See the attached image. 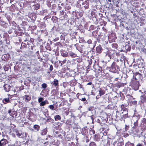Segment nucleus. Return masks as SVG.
<instances>
[{
    "mask_svg": "<svg viewBox=\"0 0 146 146\" xmlns=\"http://www.w3.org/2000/svg\"><path fill=\"white\" fill-rule=\"evenodd\" d=\"M8 143L7 140L5 139H3L0 141V146H5Z\"/></svg>",
    "mask_w": 146,
    "mask_h": 146,
    "instance_id": "1",
    "label": "nucleus"
},
{
    "mask_svg": "<svg viewBox=\"0 0 146 146\" xmlns=\"http://www.w3.org/2000/svg\"><path fill=\"white\" fill-rule=\"evenodd\" d=\"M48 102L47 100H45L44 101H42L40 103V106H43L46 104H48Z\"/></svg>",
    "mask_w": 146,
    "mask_h": 146,
    "instance_id": "2",
    "label": "nucleus"
},
{
    "mask_svg": "<svg viewBox=\"0 0 146 146\" xmlns=\"http://www.w3.org/2000/svg\"><path fill=\"white\" fill-rule=\"evenodd\" d=\"M24 99L26 102H28L30 100L31 98L29 96L25 95L24 96Z\"/></svg>",
    "mask_w": 146,
    "mask_h": 146,
    "instance_id": "3",
    "label": "nucleus"
},
{
    "mask_svg": "<svg viewBox=\"0 0 146 146\" xmlns=\"http://www.w3.org/2000/svg\"><path fill=\"white\" fill-rule=\"evenodd\" d=\"M4 89L6 91L8 92L9 90L10 89V87L8 84H5L4 86Z\"/></svg>",
    "mask_w": 146,
    "mask_h": 146,
    "instance_id": "4",
    "label": "nucleus"
},
{
    "mask_svg": "<svg viewBox=\"0 0 146 146\" xmlns=\"http://www.w3.org/2000/svg\"><path fill=\"white\" fill-rule=\"evenodd\" d=\"M9 102V100L8 98H5L3 100V102L4 104L8 103Z\"/></svg>",
    "mask_w": 146,
    "mask_h": 146,
    "instance_id": "5",
    "label": "nucleus"
},
{
    "mask_svg": "<svg viewBox=\"0 0 146 146\" xmlns=\"http://www.w3.org/2000/svg\"><path fill=\"white\" fill-rule=\"evenodd\" d=\"M61 119V117L59 115H57L55 116V121L60 120Z\"/></svg>",
    "mask_w": 146,
    "mask_h": 146,
    "instance_id": "6",
    "label": "nucleus"
},
{
    "mask_svg": "<svg viewBox=\"0 0 146 146\" xmlns=\"http://www.w3.org/2000/svg\"><path fill=\"white\" fill-rule=\"evenodd\" d=\"M58 84V81L57 80H54L53 85L55 86H57Z\"/></svg>",
    "mask_w": 146,
    "mask_h": 146,
    "instance_id": "7",
    "label": "nucleus"
},
{
    "mask_svg": "<svg viewBox=\"0 0 146 146\" xmlns=\"http://www.w3.org/2000/svg\"><path fill=\"white\" fill-rule=\"evenodd\" d=\"M69 54L70 56L72 57H75L76 56V54L72 52H71Z\"/></svg>",
    "mask_w": 146,
    "mask_h": 146,
    "instance_id": "8",
    "label": "nucleus"
},
{
    "mask_svg": "<svg viewBox=\"0 0 146 146\" xmlns=\"http://www.w3.org/2000/svg\"><path fill=\"white\" fill-rule=\"evenodd\" d=\"M47 132V130L44 129L42 131L41 134L42 135H44Z\"/></svg>",
    "mask_w": 146,
    "mask_h": 146,
    "instance_id": "9",
    "label": "nucleus"
},
{
    "mask_svg": "<svg viewBox=\"0 0 146 146\" xmlns=\"http://www.w3.org/2000/svg\"><path fill=\"white\" fill-rule=\"evenodd\" d=\"M39 126L38 125H35L34 126V128L35 129L37 130H38V129L39 128Z\"/></svg>",
    "mask_w": 146,
    "mask_h": 146,
    "instance_id": "10",
    "label": "nucleus"
},
{
    "mask_svg": "<svg viewBox=\"0 0 146 146\" xmlns=\"http://www.w3.org/2000/svg\"><path fill=\"white\" fill-rule=\"evenodd\" d=\"M42 88L45 89L46 88L47 85L46 84L44 83V84H42Z\"/></svg>",
    "mask_w": 146,
    "mask_h": 146,
    "instance_id": "11",
    "label": "nucleus"
},
{
    "mask_svg": "<svg viewBox=\"0 0 146 146\" xmlns=\"http://www.w3.org/2000/svg\"><path fill=\"white\" fill-rule=\"evenodd\" d=\"M104 94V92L102 90H100L99 91V94L100 96L101 95H102Z\"/></svg>",
    "mask_w": 146,
    "mask_h": 146,
    "instance_id": "12",
    "label": "nucleus"
},
{
    "mask_svg": "<svg viewBox=\"0 0 146 146\" xmlns=\"http://www.w3.org/2000/svg\"><path fill=\"white\" fill-rule=\"evenodd\" d=\"M43 100V98H40L38 99V102L39 103H40L42 102Z\"/></svg>",
    "mask_w": 146,
    "mask_h": 146,
    "instance_id": "13",
    "label": "nucleus"
},
{
    "mask_svg": "<svg viewBox=\"0 0 146 146\" xmlns=\"http://www.w3.org/2000/svg\"><path fill=\"white\" fill-rule=\"evenodd\" d=\"M49 108L52 110H54V107L53 105H50L48 106Z\"/></svg>",
    "mask_w": 146,
    "mask_h": 146,
    "instance_id": "14",
    "label": "nucleus"
},
{
    "mask_svg": "<svg viewBox=\"0 0 146 146\" xmlns=\"http://www.w3.org/2000/svg\"><path fill=\"white\" fill-rule=\"evenodd\" d=\"M53 67L52 65H51L50 66V71H52L53 70Z\"/></svg>",
    "mask_w": 146,
    "mask_h": 146,
    "instance_id": "15",
    "label": "nucleus"
},
{
    "mask_svg": "<svg viewBox=\"0 0 146 146\" xmlns=\"http://www.w3.org/2000/svg\"><path fill=\"white\" fill-rule=\"evenodd\" d=\"M81 100L83 101H85L86 100V99L85 98H82L81 99Z\"/></svg>",
    "mask_w": 146,
    "mask_h": 146,
    "instance_id": "16",
    "label": "nucleus"
},
{
    "mask_svg": "<svg viewBox=\"0 0 146 146\" xmlns=\"http://www.w3.org/2000/svg\"><path fill=\"white\" fill-rule=\"evenodd\" d=\"M16 134L19 137L21 136V134L19 133H17Z\"/></svg>",
    "mask_w": 146,
    "mask_h": 146,
    "instance_id": "17",
    "label": "nucleus"
},
{
    "mask_svg": "<svg viewBox=\"0 0 146 146\" xmlns=\"http://www.w3.org/2000/svg\"><path fill=\"white\" fill-rule=\"evenodd\" d=\"M137 146H143L141 144H138Z\"/></svg>",
    "mask_w": 146,
    "mask_h": 146,
    "instance_id": "18",
    "label": "nucleus"
},
{
    "mask_svg": "<svg viewBox=\"0 0 146 146\" xmlns=\"http://www.w3.org/2000/svg\"><path fill=\"white\" fill-rule=\"evenodd\" d=\"M8 112L9 113H10L11 112V110H9Z\"/></svg>",
    "mask_w": 146,
    "mask_h": 146,
    "instance_id": "19",
    "label": "nucleus"
},
{
    "mask_svg": "<svg viewBox=\"0 0 146 146\" xmlns=\"http://www.w3.org/2000/svg\"><path fill=\"white\" fill-rule=\"evenodd\" d=\"M91 84H92V83L91 82H89V83H88V84L91 85Z\"/></svg>",
    "mask_w": 146,
    "mask_h": 146,
    "instance_id": "20",
    "label": "nucleus"
},
{
    "mask_svg": "<svg viewBox=\"0 0 146 146\" xmlns=\"http://www.w3.org/2000/svg\"><path fill=\"white\" fill-rule=\"evenodd\" d=\"M48 112V110L46 109H45V112Z\"/></svg>",
    "mask_w": 146,
    "mask_h": 146,
    "instance_id": "21",
    "label": "nucleus"
},
{
    "mask_svg": "<svg viewBox=\"0 0 146 146\" xmlns=\"http://www.w3.org/2000/svg\"><path fill=\"white\" fill-rule=\"evenodd\" d=\"M88 42L89 43V44H90V43H91V42Z\"/></svg>",
    "mask_w": 146,
    "mask_h": 146,
    "instance_id": "22",
    "label": "nucleus"
},
{
    "mask_svg": "<svg viewBox=\"0 0 146 146\" xmlns=\"http://www.w3.org/2000/svg\"><path fill=\"white\" fill-rule=\"evenodd\" d=\"M36 7L37 8H38L39 7L37 6Z\"/></svg>",
    "mask_w": 146,
    "mask_h": 146,
    "instance_id": "23",
    "label": "nucleus"
},
{
    "mask_svg": "<svg viewBox=\"0 0 146 146\" xmlns=\"http://www.w3.org/2000/svg\"><path fill=\"white\" fill-rule=\"evenodd\" d=\"M143 98V97H141V98Z\"/></svg>",
    "mask_w": 146,
    "mask_h": 146,
    "instance_id": "24",
    "label": "nucleus"
},
{
    "mask_svg": "<svg viewBox=\"0 0 146 146\" xmlns=\"http://www.w3.org/2000/svg\"><path fill=\"white\" fill-rule=\"evenodd\" d=\"M131 145H133V144H131Z\"/></svg>",
    "mask_w": 146,
    "mask_h": 146,
    "instance_id": "25",
    "label": "nucleus"
}]
</instances>
